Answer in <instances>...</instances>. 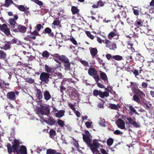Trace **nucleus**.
<instances>
[{"label": "nucleus", "instance_id": "33", "mask_svg": "<svg viewBox=\"0 0 154 154\" xmlns=\"http://www.w3.org/2000/svg\"><path fill=\"white\" fill-rule=\"evenodd\" d=\"M142 71V69L140 68V69L139 70V71L137 70L136 69H134L133 71H132V72H133V74L134 75L135 77H136L137 76H138L139 75V73H141V71Z\"/></svg>", "mask_w": 154, "mask_h": 154}, {"label": "nucleus", "instance_id": "58", "mask_svg": "<svg viewBox=\"0 0 154 154\" xmlns=\"http://www.w3.org/2000/svg\"><path fill=\"white\" fill-rule=\"evenodd\" d=\"M42 27H43L41 24H38L36 25V29L38 32H39Z\"/></svg>", "mask_w": 154, "mask_h": 154}, {"label": "nucleus", "instance_id": "47", "mask_svg": "<svg viewBox=\"0 0 154 154\" xmlns=\"http://www.w3.org/2000/svg\"><path fill=\"white\" fill-rule=\"evenodd\" d=\"M95 58L97 60V61L98 62V63H99V64L102 65V66H105V63H103V60L102 59H101L100 57H98L97 56L95 57Z\"/></svg>", "mask_w": 154, "mask_h": 154}, {"label": "nucleus", "instance_id": "53", "mask_svg": "<svg viewBox=\"0 0 154 154\" xmlns=\"http://www.w3.org/2000/svg\"><path fill=\"white\" fill-rule=\"evenodd\" d=\"M2 85H3L4 87L5 86V88H8L9 87V84L8 83H5L4 81H3L1 82Z\"/></svg>", "mask_w": 154, "mask_h": 154}, {"label": "nucleus", "instance_id": "28", "mask_svg": "<svg viewBox=\"0 0 154 154\" xmlns=\"http://www.w3.org/2000/svg\"><path fill=\"white\" fill-rule=\"evenodd\" d=\"M49 137L52 138H53L56 135V131L53 129H51L49 132Z\"/></svg>", "mask_w": 154, "mask_h": 154}, {"label": "nucleus", "instance_id": "41", "mask_svg": "<svg viewBox=\"0 0 154 154\" xmlns=\"http://www.w3.org/2000/svg\"><path fill=\"white\" fill-rule=\"evenodd\" d=\"M45 70L47 72L46 73H49L51 72V68L49 67L47 64H45Z\"/></svg>", "mask_w": 154, "mask_h": 154}, {"label": "nucleus", "instance_id": "27", "mask_svg": "<svg viewBox=\"0 0 154 154\" xmlns=\"http://www.w3.org/2000/svg\"><path fill=\"white\" fill-rule=\"evenodd\" d=\"M71 11L72 14L73 15L77 14L79 11V10L75 6H72V7Z\"/></svg>", "mask_w": 154, "mask_h": 154}, {"label": "nucleus", "instance_id": "17", "mask_svg": "<svg viewBox=\"0 0 154 154\" xmlns=\"http://www.w3.org/2000/svg\"><path fill=\"white\" fill-rule=\"evenodd\" d=\"M18 18V16L16 15L14 16V18H11L9 19L8 21L11 26V28L13 26L15 25V24L17 23L15 20H17Z\"/></svg>", "mask_w": 154, "mask_h": 154}, {"label": "nucleus", "instance_id": "5", "mask_svg": "<svg viewBox=\"0 0 154 154\" xmlns=\"http://www.w3.org/2000/svg\"><path fill=\"white\" fill-rule=\"evenodd\" d=\"M50 74L46 72H42L40 76V79L45 83L48 84L49 81Z\"/></svg>", "mask_w": 154, "mask_h": 154}, {"label": "nucleus", "instance_id": "19", "mask_svg": "<svg viewBox=\"0 0 154 154\" xmlns=\"http://www.w3.org/2000/svg\"><path fill=\"white\" fill-rule=\"evenodd\" d=\"M90 52L93 58L95 57L96 56L98 53V51L97 49L96 48H90Z\"/></svg>", "mask_w": 154, "mask_h": 154}, {"label": "nucleus", "instance_id": "50", "mask_svg": "<svg viewBox=\"0 0 154 154\" xmlns=\"http://www.w3.org/2000/svg\"><path fill=\"white\" fill-rule=\"evenodd\" d=\"M69 40L74 45L77 46L78 45V43L75 40V39L73 37L69 39Z\"/></svg>", "mask_w": 154, "mask_h": 154}, {"label": "nucleus", "instance_id": "38", "mask_svg": "<svg viewBox=\"0 0 154 154\" xmlns=\"http://www.w3.org/2000/svg\"><path fill=\"white\" fill-rule=\"evenodd\" d=\"M50 55V53L47 51H44L42 54V56L44 58H48Z\"/></svg>", "mask_w": 154, "mask_h": 154}, {"label": "nucleus", "instance_id": "36", "mask_svg": "<svg viewBox=\"0 0 154 154\" xmlns=\"http://www.w3.org/2000/svg\"><path fill=\"white\" fill-rule=\"evenodd\" d=\"M140 98L138 95L135 94L133 96V100L138 103H139L140 102Z\"/></svg>", "mask_w": 154, "mask_h": 154}, {"label": "nucleus", "instance_id": "29", "mask_svg": "<svg viewBox=\"0 0 154 154\" xmlns=\"http://www.w3.org/2000/svg\"><path fill=\"white\" fill-rule=\"evenodd\" d=\"M119 105L118 104L116 105L111 103L109 106V108L112 109L118 110L119 108Z\"/></svg>", "mask_w": 154, "mask_h": 154}, {"label": "nucleus", "instance_id": "48", "mask_svg": "<svg viewBox=\"0 0 154 154\" xmlns=\"http://www.w3.org/2000/svg\"><path fill=\"white\" fill-rule=\"evenodd\" d=\"M2 49L5 50H9L11 48L10 45L9 44H5L4 46L1 48Z\"/></svg>", "mask_w": 154, "mask_h": 154}, {"label": "nucleus", "instance_id": "24", "mask_svg": "<svg viewBox=\"0 0 154 154\" xmlns=\"http://www.w3.org/2000/svg\"><path fill=\"white\" fill-rule=\"evenodd\" d=\"M65 111L61 110L59 111L55 114V116L57 117L60 118L64 116Z\"/></svg>", "mask_w": 154, "mask_h": 154}, {"label": "nucleus", "instance_id": "54", "mask_svg": "<svg viewBox=\"0 0 154 154\" xmlns=\"http://www.w3.org/2000/svg\"><path fill=\"white\" fill-rule=\"evenodd\" d=\"M113 133L114 134L116 135H122L123 133L121 132L119 130H117L114 131Z\"/></svg>", "mask_w": 154, "mask_h": 154}, {"label": "nucleus", "instance_id": "59", "mask_svg": "<svg viewBox=\"0 0 154 154\" xmlns=\"http://www.w3.org/2000/svg\"><path fill=\"white\" fill-rule=\"evenodd\" d=\"M20 25H18L17 23H16L15 24V25L13 26L12 27H11L12 28L14 29L13 31L16 32L15 30L16 29H18V26H19Z\"/></svg>", "mask_w": 154, "mask_h": 154}, {"label": "nucleus", "instance_id": "44", "mask_svg": "<svg viewBox=\"0 0 154 154\" xmlns=\"http://www.w3.org/2000/svg\"><path fill=\"white\" fill-rule=\"evenodd\" d=\"M101 91H99L97 89L94 90L93 91V95L94 96H97L99 95L100 96Z\"/></svg>", "mask_w": 154, "mask_h": 154}, {"label": "nucleus", "instance_id": "52", "mask_svg": "<svg viewBox=\"0 0 154 154\" xmlns=\"http://www.w3.org/2000/svg\"><path fill=\"white\" fill-rule=\"evenodd\" d=\"M80 62L84 66L89 67V65L88 61L84 60H81Z\"/></svg>", "mask_w": 154, "mask_h": 154}, {"label": "nucleus", "instance_id": "34", "mask_svg": "<svg viewBox=\"0 0 154 154\" xmlns=\"http://www.w3.org/2000/svg\"><path fill=\"white\" fill-rule=\"evenodd\" d=\"M6 54L3 51L0 50V57L2 59H5L6 58Z\"/></svg>", "mask_w": 154, "mask_h": 154}, {"label": "nucleus", "instance_id": "35", "mask_svg": "<svg viewBox=\"0 0 154 154\" xmlns=\"http://www.w3.org/2000/svg\"><path fill=\"white\" fill-rule=\"evenodd\" d=\"M56 152V150L55 149H48L47 150L46 154H55Z\"/></svg>", "mask_w": 154, "mask_h": 154}, {"label": "nucleus", "instance_id": "45", "mask_svg": "<svg viewBox=\"0 0 154 154\" xmlns=\"http://www.w3.org/2000/svg\"><path fill=\"white\" fill-rule=\"evenodd\" d=\"M128 107L129 108V109L130 111L138 115V112L136 111V110L132 106H128Z\"/></svg>", "mask_w": 154, "mask_h": 154}, {"label": "nucleus", "instance_id": "1", "mask_svg": "<svg viewBox=\"0 0 154 154\" xmlns=\"http://www.w3.org/2000/svg\"><path fill=\"white\" fill-rule=\"evenodd\" d=\"M12 146L8 143L6 145L9 154H11L12 152L16 153L17 154H27V149L25 146H21L19 149L20 142L18 140L14 139V142H12Z\"/></svg>", "mask_w": 154, "mask_h": 154}, {"label": "nucleus", "instance_id": "4", "mask_svg": "<svg viewBox=\"0 0 154 154\" xmlns=\"http://www.w3.org/2000/svg\"><path fill=\"white\" fill-rule=\"evenodd\" d=\"M38 115H48L50 114V109L46 106H42L37 110Z\"/></svg>", "mask_w": 154, "mask_h": 154}, {"label": "nucleus", "instance_id": "64", "mask_svg": "<svg viewBox=\"0 0 154 154\" xmlns=\"http://www.w3.org/2000/svg\"><path fill=\"white\" fill-rule=\"evenodd\" d=\"M91 123L89 122H87L85 123V125L86 127L88 128H90L91 126V123Z\"/></svg>", "mask_w": 154, "mask_h": 154}, {"label": "nucleus", "instance_id": "11", "mask_svg": "<svg viewBox=\"0 0 154 154\" xmlns=\"http://www.w3.org/2000/svg\"><path fill=\"white\" fill-rule=\"evenodd\" d=\"M6 97L8 99L10 100L15 101L16 99L15 93L13 91H10L7 93Z\"/></svg>", "mask_w": 154, "mask_h": 154}, {"label": "nucleus", "instance_id": "16", "mask_svg": "<svg viewBox=\"0 0 154 154\" xmlns=\"http://www.w3.org/2000/svg\"><path fill=\"white\" fill-rule=\"evenodd\" d=\"M77 92V91L75 88H74L72 89V90L71 91L70 97L74 100L76 98H77L79 96V94Z\"/></svg>", "mask_w": 154, "mask_h": 154}, {"label": "nucleus", "instance_id": "37", "mask_svg": "<svg viewBox=\"0 0 154 154\" xmlns=\"http://www.w3.org/2000/svg\"><path fill=\"white\" fill-rule=\"evenodd\" d=\"M103 43L106 44V47L107 48L109 46L112 42L109 40L106 39L103 41Z\"/></svg>", "mask_w": 154, "mask_h": 154}, {"label": "nucleus", "instance_id": "42", "mask_svg": "<svg viewBox=\"0 0 154 154\" xmlns=\"http://www.w3.org/2000/svg\"><path fill=\"white\" fill-rule=\"evenodd\" d=\"M87 36L91 39H93L94 38V36L92 35L90 31H86L85 32Z\"/></svg>", "mask_w": 154, "mask_h": 154}, {"label": "nucleus", "instance_id": "62", "mask_svg": "<svg viewBox=\"0 0 154 154\" xmlns=\"http://www.w3.org/2000/svg\"><path fill=\"white\" fill-rule=\"evenodd\" d=\"M106 58L109 60L112 59V56L110 54H107L106 55Z\"/></svg>", "mask_w": 154, "mask_h": 154}, {"label": "nucleus", "instance_id": "57", "mask_svg": "<svg viewBox=\"0 0 154 154\" xmlns=\"http://www.w3.org/2000/svg\"><path fill=\"white\" fill-rule=\"evenodd\" d=\"M30 33L31 34L34 35L35 36H40L38 32V31H37L36 30H35L32 32H30Z\"/></svg>", "mask_w": 154, "mask_h": 154}, {"label": "nucleus", "instance_id": "40", "mask_svg": "<svg viewBox=\"0 0 154 154\" xmlns=\"http://www.w3.org/2000/svg\"><path fill=\"white\" fill-rule=\"evenodd\" d=\"M60 92L62 94H64V91H65V92H67L66 88L63 85H61L60 86Z\"/></svg>", "mask_w": 154, "mask_h": 154}, {"label": "nucleus", "instance_id": "9", "mask_svg": "<svg viewBox=\"0 0 154 154\" xmlns=\"http://www.w3.org/2000/svg\"><path fill=\"white\" fill-rule=\"evenodd\" d=\"M144 20L143 18H137L134 23V25L138 28H140L144 26Z\"/></svg>", "mask_w": 154, "mask_h": 154}, {"label": "nucleus", "instance_id": "30", "mask_svg": "<svg viewBox=\"0 0 154 154\" xmlns=\"http://www.w3.org/2000/svg\"><path fill=\"white\" fill-rule=\"evenodd\" d=\"M109 94L108 92L107 91H104L103 92L101 91L100 94V97L102 98H103L105 97H107L109 96Z\"/></svg>", "mask_w": 154, "mask_h": 154}, {"label": "nucleus", "instance_id": "23", "mask_svg": "<svg viewBox=\"0 0 154 154\" xmlns=\"http://www.w3.org/2000/svg\"><path fill=\"white\" fill-rule=\"evenodd\" d=\"M36 91L37 97L39 100H41L43 98L42 92L41 90L38 88L36 89Z\"/></svg>", "mask_w": 154, "mask_h": 154}, {"label": "nucleus", "instance_id": "25", "mask_svg": "<svg viewBox=\"0 0 154 154\" xmlns=\"http://www.w3.org/2000/svg\"><path fill=\"white\" fill-rule=\"evenodd\" d=\"M89 137H90L87 136V135L83 136V139L88 146L91 144V140Z\"/></svg>", "mask_w": 154, "mask_h": 154}, {"label": "nucleus", "instance_id": "13", "mask_svg": "<svg viewBox=\"0 0 154 154\" xmlns=\"http://www.w3.org/2000/svg\"><path fill=\"white\" fill-rule=\"evenodd\" d=\"M100 75L101 79L104 81V82L108 83L109 81L108 77L106 74L101 71H100Z\"/></svg>", "mask_w": 154, "mask_h": 154}, {"label": "nucleus", "instance_id": "61", "mask_svg": "<svg viewBox=\"0 0 154 154\" xmlns=\"http://www.w3.org/2000/svg\"><path fill=\"white\" fill-rule=\"evenodd\" d=\"M102 126H105V120L104 119L101 120L99 123Z\"/></svg>", "mask_w": 154, "mask_h": 154}, {"label": "nucleus", "instance_id": "14", "mask_svg": "<svg viewBox=\"0 0 154 154\" xmlns=\"http://www.w3.org/2000/svg\"><path fill=\"white\" fill-rule=\"evenodd\" d=\"M15 4L12 0H5V3L2 6L6 8H8L12 4L15 6Z\"/></svg>", "mask_w": 154, "mask_h": 154}, {"label": "nucleus", "instance_id": "2", "mask_svg": "<svg viewBox=\"0 0 154 154\" xmlns=\"http://www.w3.org/2000/svg\"><path fill=\"white\" fill-rule=\"evenodd\" d=\"M89 146L92 152L94 154H97L99 152V151L98 149L100 146V144L98 142V140L96 139H94L92 143H91L89 145Z\"/></svg>", "mask_w": 154, "mask_h": 154}, {"label": "nucleus", "instance_id": "3", "mask_svg": "<svg viewBox=\"0 0 154 154\" xmlns=\"http://www.w3.org/2000/svg\"><path fill=\"white\" fill-rule=\"evenodd\" d=\"M122 119L125 121L126 125H133L135 128H139V125L135 121H134L131 118L128 117L127 116H122Z\"/></svg>", "mask_w": 154, "mask_h": 154}, {"label": "nucleus", "instance_id": "56", "mask_svg": "<svg viewBox=\"0 0 154 154\" xmlns=\"http://www.w3.org/2000/svg\"><path fill=\"white\" fill-rule=\"evenodd\" d=\"M93 77L97 82H98L100 80L99 76L97 74L96 75H94Z\"/></svg>", "mask_w": 154, "mask_h": 154}, {"label": "nucleus", "instance_id": "8", "mask_svg": "<svg viewBox=\"0 0 154 154\" xmlns=\"http://www.w3.org/2000/svg\"><path fill=\"white\" fill-rule=\"evenodd\" d=\"M133 90L134 93L135 94L138 95L140 98L141 99L145 97V94L143 92L140 90L138 88H133Z\"/></svg>", "mask_w": 154, "mask_h": 154}, {"label": "nucleus", "instance_id": "10", "mask_svg": "<svg viewBox=\"0 0 154 154\" xmlns=\"http://www.w3.org/2000/svg\"><path fill=\"white\" fill-rule=\"evenodd\" d=\"M116 36L115 39H118L119 38V35L117 33V30L116 29H114L112 31L110 32L108 35L109 39H111L113 37Z\"/></svg>", "mask_w": 154, "mask_h": 154}, {"label": "nucleus", "instance_id": "15", "mask_svg": "<svg viewBox=\"0 0 154 154\" xmlns=\"http://www.w3.org/2000/svg\"><path fill=\"white\" fill-rule=\"evenodd\" d=\"M88 73L90 75L93 76L97 75V71L94 68L90 67L88 69Z\"/></svg>", "mask_w": 154, "mask_h": 154}, {"label": "nucleus", "instance_id": "46", "mask_svg": "<svg viewBox=\"0 0 154 154\" xmlns=\"http://www.w3.org/2000/svg\"><path fill=\"white\" fill-rule=\"evenodd\" d=\"M114 141L113 140L112 138H109L107 141V145L109 146L112 145Z\"/></svg>", "mask_w": 154, "mask_h": 154}, {"label": "nucleus", "instance_id": "31", "mask_svg": "<svg viewBox=\"0 0 154 154\" xmlns=\"http://www.w3.org/2000/svg\"><path fill=\"white\" fill-rule=\"evenodd\" d=\"M15 6L16 7H17V8L20 11H24L26 10V8L23 5H18L16 4H15Z\"/></svg>", "mask_w": 154, "mask_h": 154}, {"label": "nucleus", "instance_id": "20", "mask_svg": "<svg viewBox=\"0 0 154 154\" xmlns=\"http://www.w3.org/2000/svg\"><path fill=\"white\" fill-rule=\"evenodd\" d=\"M26 28L25 26L20 25L19 26H18V29H16L15 30V31L16 32H20L23 33L26 32Z\"/></svg>", "mask_w": 154, "mask_h": 154}, {"label": "nucleus", "instance_id": "12", "mask_svg": "<svg viewBox=\"0 0 154 154\" xmlns=\"http://www.w3.org/2000/svg\"><path fill=\"white\" fill-rule=\"evenodd\" d=\"M116 123L118 128L122 129H125V122L121 119H119Z\"/></svg>", "mask_w": 154, "mask_h": 154}, {"label": "nucleus", "instance_id": "51", "mask_svg": "<svg viewBox=\"0 0 154 154\" xmlns=\"http://www.w3.org/2000/svg\"><path fill=\"white\" fill-rule=\"evenodd\" d=\"M25 81L27 82L32 84L34 82V80L31 78H26L25 79Z\"/></svg>", "mask_w": 154, "mask_h": 154}, {"label": "nucleus", "instance_id": "21", "mask_svg": "<svg viewBox=\"0 0 154 154\" xmlns=\"http://www.w3.org/2000/svg\"><path fill=\"white\" fill-rule=\"evenodd\" d=\"M43 95L46 101L50 100L51 97L49 91L47 90L44 92Z\"/></svg>", "mask_w": 154, "mask_h": 154}, {"label": "nucleus", "instance_id": "26", "mask_svg": "<svg viewBox=\"0 0 154 154\" xmlns=\"http://www.w3.org/2000/svg\"><path fill=\"white\" fill-rule=\"evenodd\" d=\"M69 60L66 63H63L66 70L69 71L70 69L71 62H69Z\"/></svg>", "mask_w": 154, "mask_h": 154}, {"label": "nucleus", "instance_id": "63", "mask_svg": "<svg viewBox=\"0 0 154 154\" xmlns=\"http://www.w3.org/2000/svg\"><path fill=\"white\" fill-rule=\"evenodd\" d=\"M133 13L136 16H138L139 14V11L138 10L133 9Z\"/></svg>", "mask_w": 154, "mask_h": 154}, {"label": "nucleus", "instance_id": "49", "mask_svg": "<svg viewBox=\"0 0 154 154\" xmlns=\"http://www.w3.org/2000/svg\"><path fill=\"white\" fill-rule=\"evenodd\" d=\"M31 1L34 2L36 4L39 5V6H42L43 5V3L39 0H31Z\"/></svg>", "mask_w": 154, "mask_h": 154}, {"label": "nucleus", "instance_id": "18", "mask_svg": "<svg viewBox=\"0 0 154 154\" xmlns=\"http://www.w3.org/2000/svg\"><path fill=\"white\" fill-rule=\"evenodd\" d=\"M44 32L48 34V36L51 37H53L54 36V34L53 32H52L51 29L49 27L46 28L44 31Z\"/></svg>", "mask_w": 154, "mask_h": 154}, {"label": "nucleus", "instance_id": "6", "mask_svg": "<svg viewBox=\"0 0 154 154\" xmlns=\"http://www.w3.org/2000/svg\"><path fill=\"white\" fill-rule=\"evenodd\" d=\"M0 30L3 32L6 35H11L10 33V29L8 27L7 25L4 23L2 25L0 24Z\"/></svg>", "mask_w": 154, "mask_h": 154}, {"label": "nucleus", "instance_id": "39", "mask_svg": "<svg viewBox=\"0 0 154 154\" xmlns=\"http://www.w3.org/2000/svg\"><path fill=\"white\" fill-rule=\"evenodd\" d=\"M112 59L120 61L123 60V57L120 55H116L112 56Z\"/></svg>", "mask_w": 154, "mask_h": 154}, {"label": "nucleus", "instance_id": "60", "mask_svg": "<svg viewBox=\"0 0 154 154\" xmlns=\"http://www.w3.org/2000/svg\"><path fill=\"white\" fill-rule=\"evenodd\" d=\"M98 6L102 7L104 5V3L101 0H99L97 3Z\"/></svg>", "mask_w": 154, "mask_h": 154}, {"label": "nucleus", "instance_id": "55", "mask_svg": "<svg viewBox=\"0 0 154 154\" xmlns=\"http://www.w3.org/2000/svg\"><path fill=\"white\" fill-rule=\"evenodd\" d=\"M60 22L59 20H54L52 23V24L55 26H59Z\"/></svg>", "mask_w": 154, "mask_h": 154}, {"label": "nucleus", "instance_id": "43", "mask_svg": "<svg viewBox=\"0 0 154 154\" xmlns=\"http://www.w3.org/2000/svg\"><path fill=\"white\" fill-rule=\"evenodd\" d=\"M57 124L61 127H63L65 125L64 122L61 119H58Z\"/></svg>", "mask_w": 154, "mask_h": 154}, {"label": "nucleus", "instance_id": "22", "mask_svg": "<svg viewBox=\"0 0 154 154\" xmlns=\"http://www.w3.org/2000/svg\"><path fill=\"white\" fill-rule=\"evenodd\" d=\"M45 122L49 125H53L55 124L56 121L51 117L48 118V120H46Z\"/></svg>", "mask_w": 154, "mask_h": 154}, {"label": "nucleus", "instance_id": "7", "mask_svg": "<svg viewBox=\"0 0 154 154\" xmlns=\"http://www.w3.org/2000/svg\"><path fill=\"white\" fill-rule=\"evenodd\" d=\"M51 55L52 56L58 59L63 63H66L67 61L69 60L68 58L65 55H60L58 54H51Z\"/></svg>", "mask_w": 154, "mask_h": 154}, {"label": "nucleus", "instance_id": "32", "mask_svg": "<svg viewBox=\"0 0 154 154\" xmlns=\"http://www.w3.org/2000/svg\"><path fill=\"white\" fill-rule=\"evenodd\" d=\"M111 50H115L116 48V45L115 42H112L108 48Z\"/></svg>", "mask_w": 154, "mask_h": 154}]
</instances>
